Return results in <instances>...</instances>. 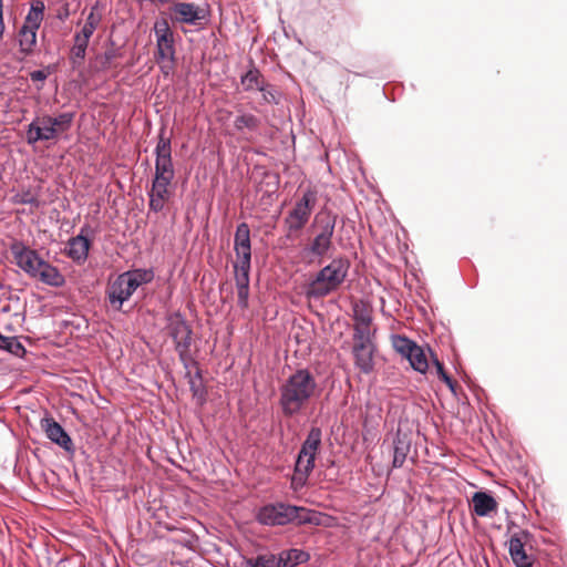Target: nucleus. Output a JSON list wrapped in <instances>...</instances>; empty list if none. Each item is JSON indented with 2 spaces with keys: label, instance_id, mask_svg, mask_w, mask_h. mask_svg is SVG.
<instances>
[{
  "label": "nucleus",
  "instance_id": "72a5a7b5",
  "mask_svg": "<svg viewBox=\"0 0 567 567\" xmlns=\"http://www.w3.org/2000/svg\"><path fill=\"white\" fill-rule=\"evenodd\" d=\"M154 175L175 178V169L172 157H155Z\"/></svg>",
  "mask_w": 567,
  "mask_h": 567
},
{
  "label": "nucleus",
  "instance_id": "49530a36",
  "mask_svg": "<svg viewBox=\"0 0 567 567\" xmlns=\"http://www.w3.org/2000/svg\"><path fill=\"white\" fill-rule=\"evenodd\" d=\"M74 112H63L60 113L58 116H53L55 121L61 124L65 130H70L74 120Z\"/></svg>",
  "mask_w": 567,
  "mask_h": 567
},
{
  "label": "nucleus",
  "instance_id": "c9c22d12",
  "mask_svg": "<svg viewBox=\"0 0 567 567\" xmlns=\"http://www.w3.org/2000/svg\"><path fill=\"white\" fill-rule=\"evenodd\" d=\"M234 278L236 287H249L251 265L234 264Z\"/></svg>",
  "mask_w": 567,
  "mask_h": 567
},
{
  "label": "nucleus",
  "instance_id": "f8f14e48",
  "mask_svg": "<svg viewBox=\"0 0 567 567\" xmlns=\"http://www.w3.org/2000/svg\"><path fill=\"white\" fill-rule=\"evenodd\" d=\"M321 429L318 426H312L309 430L306 440L301 444L296 463H302L305 467L309 466L315 468L316 455L321 446Z\"/></svg>",
  "mask_w": 567,
  "mask_h": 567
},
{
  "label": "nucleus",
  "instance_id": "de8ad7c7",
  "mask_svg": "<svg viewBox=\"0 0 567 567\" xmlns=\"http://www.w3.org/2000/svg\"><path fill=\"white\" fill-rule=\"evenodd\" d=\"M44 116H45V123L48 124V126L54 128V138L58 136L59 133L68 131L61 124H59L55 121V118H53V116H51V115H44Z\"/></svg>",
  "mask_w": 567,
  "mask_h": 567
},
{
  "label": "nucleus",
  "instance_id": "1a4fd4ad",
  "mask_svg": "<svg viewBox=\"0 0 567 567\" xmlns=\"http://www.w3.org/2000/svg\"><path fill=\"white\" fill-rule=\"evenodd\" d=\"M372 338L373 337H352L354 365L364 374L371 373L374 369L373 353L375 347Z\"/></svg>",
  "mask_w": 567,
  "mask_h": 567
},
{
  "label": "nucleus",
  "instance_id": "2eb2a0df",
  "mask_svg": "<svg viewBox=\"0 0 567 567\" xmlns=\"http://www.w3.org/2000/svg\"><path fill=\"white\" fill-rule=\"evenodd\" d=\"M169 11L172 19L178 23L197 25L205 19V10L192 2H175Z\"/></svg>",
  "mask_w": 567,
  "mask_h": 567
},
{
  "label": "nucleus",
  "instance_id": "4be33fe9",
  "mask_svg": "<svg viewBox=\"0 0 567 567\" xmlns=\"http://www.w3.org/2000/svg\"><path fill=\"white\" fill-rule=\"evenodd\" d=\"M90 43V39L75 33L73 37V45L70 50L69 61L73 70H78L83 65L86 56V50Z\"/></svg>",
  "mask_w": 567,
  "mask_h": 567
},
{
  "label": "nucleus",
  "instance_id": "39448f33",
  "mask_svg": "<svg viewBox=\"0 0 567 567\" xmlns=\"http://www.w3.org/2000/svg\"><path fill=\"white\" fill-rule=\"evenodd\" d=\"M153 30L156 38L155 60L157 63H169L168 65H161V70L168 74L175 62L176 54L174 32L165 18L156 19Z\"/></svg>",
  "mask_w": 567,
  "mask_h": 567
},
{
  "label": "nucleus",
  "instance_id": "3c124183",
  "mask_svg": "<svg viewBox=\"0 0 567 567\" xmlns=\"http://www.w3.org/2000/svg\"><path fill=\"white\" fill-rule=\"evenodd\" d=\"M4 29H6V27H4V22H3V14H0V41L3 38Z\"/></svg>",
  "mask_w": 567,
  "mask_h": 567
},
{
  "label": "nucleus",
  "instance_id": "cd10ccee",
  "mask_svg": "<svg viewBox=\"0 0 567 567\" xmlns=\"http://www.w3.org/2000/svg\"><path fill=\"white\" fill-rule=\"evenodd\" d=\"M260 118L247 112H240L234 120V127L239 133H255L259 130Z\"/></svg>",
  "mask_w": 567,
  "mask_h": 567
},
{
  "label": "nucleus",
  "instance_id": "4468645a",
  "mask_svg": "<svg viewBox=\"0 0 567 567\" xmlns=\"http://www.w3.org/2000/svg\"><path fill=\"white\" fill-rule=\"evenodd\" d=\"M234 250L237 265H251L250 228L247 223L237 225L234 237Z\"/></svg>",
  "mask_w": 567,
  "mask_h": 567
},
{
  "label": "nucleus",
  "instance_id": "2f4dec72",
  "mask_svg": "<svg viewBox=\"0 0 567 567\" xmlns=\"http://www.w3.org/2000/svg\"><path fill=\"white\" fill-rule=\"evenodd\" d=\"M155 157H172V140L166 135V127L163 125L158 131Z\"/></svg>",
  "mask_w": 567,
  "mask_h": 567
},
{
  "label": "nucleus",
  "instance_id": "e433bc0d",
  "mask_svg": "<svg viewBox=\"0 0 567 567\" xmlns=\"http://www.w3.org/2000/svg\"><path fill=\"white\" fill-rule=\"evenodd\" d=\"M393 347L399 353L408 359L417 344L406 337L395 336L393 338Z\"/></svg>",
  "mask_w": 567,
  "mask_h": 567
},
{
  "label": "nucleus",
  "instance_id": "6ab92c4d",
  "mask_svg": "<svg viewBox=\"0 0 567 567\" xmlns=\"http://www.w3.org/2000/svg\"><path fill=\"white\" fill-rule=\"evenodd\" d=\"M353 336L352 337H373L371 328L372 317L370 311L360 305L353 306Z\"/></svg>",
  "mask_w": 567,
  "mask_h": 567
},
{
  "label": "nucleus",
  "instance_id": "c85d7f7f",
  "mask_svg": "<svg viewBox=\"0 0 567 567\" xmlns=\"http://www.w3.org/2000/svg\"><path fill=\"white\" fill-rule=\"evenodd\" d=\"M296 511L297 513H291V523H296L298 525H321V513L301 506H296Z\"/></svg>",
  "mask_w": 567,
  "mask_h": 567
},
{
  "label": "nucleus",
  "instance_id": "9d476101",
  "mask_svg": "<svg viewBox=\"0 0 567 567\" xmlns=\"http://www.w3.org/2000/svg\"><path fill=\"white\" fill-rule=\"evenodd\" d=\"M17 265L29 276L37 277L44 259L34 250L25 246L23 243H16L11 247Z\"/></svg>",
  "mask_w": 567,
  "mask_h": 567
},
{
  "label": "nucleus",
  "instance_id": "6e6552de",
  "mask_svg": "<svg viewBox=\"0 0 567 567\" xmlns=\"http://www.w3.org/2000/svg\"><path fill=\"white\" fill-rule=\"evenodd\" d=\"M291 513H297L296 505L276 503L265 505L257 512L256 519L266 526H282L291 523Z\"/></svg>",
  "mask_w": 567,
  "mask_h": 567
},
{
  "label": "nucleus",
  "instance_id": "aec40b11",
  "mask_svg": "<svg viewBox=\"0 0 567 567\" xmlns=\"http://www.w3.org/2000/svg\"><path fill=\"white\" fill-rule=\"evenodd\" d=\"M411 451V439L408 433H403L400 430L396 432L393 439V461L392 467L400 468L403 466L406 457Z\"/></svg>",
  "mask_w": 567,
  "mask_h": 567
},
{
  "label": "nucleus",
  "instance_id": "473e14b6",
  "mask_svg": "<svg viewBox=\"0 0 567 567\" xmlns=\"http://www.w3.org/2000/svg\"><path fill=\"white\" fill-rule=\"evenodd\" d=\"M408 360L411 367L420 373H425L429 369V361L426 354L420 346H417L414 349V351L410 354Z\"/></svg>",
  "mask_w": 567,
  "mask_h": 567
},
{
  "label": "nucleus",
  "instance_id": "a878e982",
  "mask_svg": "<svg viewBox=\"0 0 567 567\" xmlns=\"http://www.w3.org/2000/svg\"><path fill=\"white\" fill-rule=\"evenodd\" d=\"M45 4L42 0H33L30 2V10L27 13L23 27L39 30L44 19Z\"/></svg>",
  "mask_w": 567,
  "mask_h": 567
},
{
  "label": "nucleus",
  "instance_id": "20e7f679",
  "mask_svg": "<svg viewBox=\"0 0 567 567\" xmlns=\"http://www.w3.org/2000/svg\"><path fill=\"white\" fill-rule=\"evenodd\" d=\"M336 223L337 215L330 210H321L318 213L311 225L312 228H316V235L311 241L305 246L302 252L317 258L324 257L332 248Z\"/></svg>",
  "mask_w": 567,
  "mask_h": 567
},
{
  "label": "nucleus",
  "instance_id": "a19ab883",
  "mask_svg": "<svg viewBox=\"0 0 567 567\" xmlns=\"http://www.w3.org/2000/svg\"><path fill=\"white\" fill-rule=\"evenodd\" d=\"M259 92L261 93L264 103L267 104H279L280 93L277 91L275 85L265 82L262 86H260Z\"/></svg>",
  "mask_w": 567,
  "mask_h": 567
},
{
  "label": "nucleus",
  "instance_id": "f257e3e1",
  "mask_svg": "<svg viewBox=\"0 0 567 567\" xmlns=\"http://www.w3.org/2000/svg\"><path fill=\"white\" fill-rule=\"evenodd\" d=\"M318 382L308 369H298L279 386V406L284 416L298 415L317 394Z\"/></svg>",
  "mask_w": 567,
  "mask_h": 567
},
{
  "label": "nucleus",
  "instance_id": "423d86ee",
  "mask_svg": "<svg viewBox=\"0 0 567 567\" xmlns=\"http://www.w3.org/2000/svg\"><path fill=\"white\" fill-rule=\"evenodd\" d=\"M317 200L316 190L308 188L302 193L285 218V226L289 233L300 231L308 224Z\"/></svg>",
  "mask_w": 567,
  "mask_h": 567
},
{
  "label": "nucleus",
  "instance_id": "a18cd8bd",
  "mask_svg": "<svg viewBox=\"0 0 567 567\" xmlns=\"http://www.w3.org/2000/svg\"><path fill=\"white\" fill-rule=\"evenodd\" d=\"M237 305L240 309H247L249 306V287H236Z\"/></svg>",
  "mask_w": 567,
  "mask_h": 567
},
{
  "label": "nucleus",
  "instance_id": "c756f323",
  "mask_svg": "<svg viewBox=\"0 0 567 567\" xmlns=\"http://www.w3.org/2000/svg\"><path fill=\"white\" fill-rule=\"evenodd\" d=\"M244 567H285V563L282 558H279V555L268 553L245 559Z\"/></svg>",
  "mask_w": 567,
  "mask_h": 567
},
{
  "label": "nucleus",
  "instance_id": "b1692460",
  "mask_svg": "<svg viewBox=\"0 0 567 567\" xmlns=\"http://www.w3.org/2000/svg\"><path fill=\"white\" fill-rule=\"evenodd\" d=\"M35 278H39L43 284L52 287H62L65 284V278L60 270L45 260Z\"/></svg>",
  "mask_w": 567,
  "mask_h": 567
},
{
  "label": "nucleus",
  "instance_id": "f3484780",
  "mask_svg": "<svg viewBox=\"0 0 567 567\" xmlns=\"http://www.w3.org/2000/svg\"><path fill=\"white\" fill-rule=\"evenodd\" d=\"M530 536L528 530H520L511 536L508 551L516 567H533L534 559L526 554L524 542Z\"/></svg>",
  "mask_w": 567,
  "mask_h": 567
},
{
  "label": "nucleus",
  "instance_id": "7c9ffc66",
  "mask_svg": "<svg viewBox=\"0 0 567 567\" xmlns=\"http://www.w3.org/2000/svg\"><path fill=\"white\" fill-rule=\"evenodd\" d=\"M279 558L284 559L285 567H295L299 564L307 563L310 558L309 554L298 548L284 550L279 554Z\"/></svg>",
  "mask_w": 567,
  "mask_h": 567
},
{
  "label": "nucleus",
  "instance_id": "4c0bfd02",
  "mask_svg": "<svg viewBox=\"0 0 567 567\" xmlns=\"http://www.w3.org/2000/svg\"><path fill=\"white\" fill-rule=\"evenodd\" d=\"M189 390L194 400L199 406H203L207 401V390L203 381L188 380Z\"/></svg>",
  "mask_w": 567,
  "mask_h": 567
},
{
  "label": "nucleus",
  "instance_id": "f03ea898",
  "mask_svg": "<svg viewBox=\"0 0 567 567\" xmlns=\"http://www.w3.org/2000/svg\"><path fill=\"white\" fill-rule=\"evenodd\" d=\"M350 268V261L344 257L333 258L320 269L316 277L307 285L306 296L320 299L333 291L344 282Z\"/></svg>",
  "mask_w": 567,
  "mask_h": 567
},
{
  "label": "nucleus",
  "instance_id": "a211bd4d",
  "mask_svg": "<svg viewBox=\"0 0 567 567\" xmlns=\"http://www.w3.org/2000/svg\"><path fill=\"white\" fill-rule=\"evenodd\" d=\"M54 138V128L48 126L45 116L33 120L27 128L25 140L30 145H34L41 141H50Z\"/></svg>",
  "mask_w": 567,
  "mask_h": 567
},
{
  "label": "nucleus",
  "instance_id": "f704fd0d",
  "mask_svg": "<svg viewBox=\"0 0 567 567\" xmlns=\"http://www.w3.org/2000/svg\"><path fill=\"white\" fill-rule=\"evenodd\" d=\"M313 471V467H305L302 463L295 464V473L291 478V485L295 489L301 488L306 485L310 473Z\"/></svg>",
  "mask_w": 567,
  "mask_h": 567
},
{
  "label": "nucleus",
  "instance_id": "0eeeda50",
  "mask_svg": "<svg viewBox=\"0 0 567 567\" xmlns=\"http://www.w3.org/2000/svg\"><path fill=\"white\" fill-rule=\"evenodd\" d=\"M165 330L174 342V349L190 348L193 343V329L181 311L166 316Z\"/></svg>",
  "mask_w": 567,
  "mask_h": 567
},
{
  "label": "nucleus",
  "instance_id": "79ce46f5",
  "mask_svg": "<svg viewBox=\"0 0 567 567\" xmlns=\"http://www.w3.org/2000/svg\"><path fill=\"white\" fill-rule=\"evenodd\" d=\"M175 351L178 355V359H179L182 365L184 367V369L186 371L185 377H189L190 367H197V364H198L192 353L190 348H184V349H179V350H175Z\"/></svg>",
  "mask_w": 567,
  "mask_h": 567
},
{
  "label": "nucleus",
  "instance_id": "ea45409f",
  "mask_svg": "<svg viewBox=\"0 0 567 567\" xmlns=\"http://www.w3.org/2000/svg\"><path fill=\"white\" fill-rule=\"evenodd\" d=\"M431 357L433 359V363L435 365L436 373H437L439 378L449 386L450 391L453 394H456V383L446 373L443 363L432 352H431Z\"/></svg>",
  "mask_w": 567,
  "mask_h": 567
},
{
  "label": "nucleus",
  "instance_id": "412c9836",
  "mask_svg": "<svg viewBox=\"0 0 567 567\" xmlns=\"http://www.w3.org/2000/svg\"><path fill=\"white\" fill-rule=\"evenodd\" d=\"M473 512L480 517L491 516L497 509L496 499L486 492H475L472 496Z\"/></svg>",
  "mask_w": 567,
  "mask_h": 567
},
{
  "label": "nucleus",
  "instance_id": "09e8293b",
  "mask_svg": "<svg viewBox=\"0 0 567 567\" xmlns=\"http://www.w3.org/2000/svg\"><path fill=\"white\" fill-rule=\"evenodd\" d=\"M49 73H47L44 70H35L30 73V79L33 82H43L47 80Z\"/></svg>",
  "mask_w": 567,
  "mask_h": 567
},
{
  "label": "nucleus",
  "instance_id": "393cba45",
  "mask_svg": "<svg viewBox=\"0 0 567 567\" xmlns=\"http://www.w3.org/2000/svg\"><path fill=\"white\" fill-rule=\"evenodd\" d=\"M264 75L257 69L252 61H250V68L240 76V83L244 91L250 92L254 90L259 91L260 86L265 83Z\"/></svg>",
  "mask_w": 567,
  "mask_h": 567
},
{
  "label": "nucleus",
  "instance_id": "ddd939ff",
  "mask_svg": "<svg viewBox=\"0 0 567 567\" xmlns=\"http://www.w3.org/2000/svg\"><path fill=\"white\" fill-rule=\"evenodd\" d=\"M40 425L50 441H52L66 452L74 451L73 442L70 435L63 429V426L59 422H56L52 416L45 415L44 417H42Z\"/></svg>",
  "mask_w": 567,
  "mask_h": 567
},
{
  "label": "nucleus",
  "instance_id": "37998d69",
  "mask_svg": "<svg viewBox=\"0 0 567 567\" xmlns=\"http://www.w3.org/2000/svg\"><path fill=\"white\" fill-rule=\"evenodd\" d=\"M12 200L14 204L31 205L34 208H39L41 205L40 199L30 190L16 194Z\"/></svg>",
  "mask_w": 567,
  "mask_h": 567
},
{
  "label": "nucleus",
  "instance_id": "8fccbe9b",
  "mask_svg": "<svg viewBox=\"0 0 567 567\" xmlns=\"http://www.w3.org/2000/svg\"><path fill=\"white\" fill-rule=\"evenodd\" d=\"M187 378L188 380L203 381L202 371L199 369L196 370L194 375H192V373L189 372V377Z\"/></svg>",
  "mask_w": 567,
  "mask_h": 567
},
{
  "label": "nucleus",
  "instance_id": "5701e85b",
  "mask_svg": "<svg viewBox=\"0 0 567 567\" xmlns=\"http://www.w3.org/2000/svg\"><path fill=\"white\" fill-rule=\"evenodd\" d=\"M104 4L96 0L90 8V12L85 19V22L81 30L78 32L89 39L92 38L95 30L99 28V25L102 22L103 16L101 10L103 9Z\"/></svg>",
  "mask_w": 567,
  "mask_h": 567
},
{
  "label": "nucleus",
  "instance_id": "603ef678",
  "mask_svg": "<svg viewBox=\"0 0 567 567\" xmlns=\"http://www.w3.org/2000/svg\"><path fill=\"white\" fill-rule=\"evenodd\" d=\"M7 340L8 337L0 333V350H2L4 343L8 342Z\"/></svg>",
  "mask_w": 567,
  "mask_h": 567
},
{
  "label": "nucleus",
  "instance_id": "58836bf2",
  "mask_svg": "<svg viewBox=\"0 0 567 567\" xmlns=\"http://www.w3.org/2000/svg\"><path fill=\"white\" fill-rule=\"evenodd\" d=\"M121 55H122V53L120 52L118 49H115V48L106 49L103 54L96 56V60L100 63V70L106 71V70L111 69L113 65V61L116 58H120Z\"/></svg>",
  "mask_w": 567,
  "mask_h": 567
},
{
  "label": "nucleus",
  "instance_id": "9b49d317",
  "mask_svg": "<svg viewBox=\"0 0 567 567\" xmlns=\"http://www.w3.org/2000/svg\"><path fill=\"white\" fill-rule=\"evenodd\" d=\"M174 178L153 176L152 187L147 192L148 207L154 213H159L164 209L165 204L172 196L171 185Z\"/></svg>",
  "mask_w": 567,
  "mask_h": 567
},
{
  "label": "nucleus",
  "instance_id": "7ed1b4c3",
  "mask_svg": "<svg viewBox=\"0 0 567 567\" xmlns=\"http://www.w3.org/2000/svg\"><path fill=\"white\" fill-rule=\"evenodd\" d=\"M154 272L152 269H133L120 274L106 288V297L110 305L115 310H121L125 301H127L136 289L153 280Z\"/></svg>",
  "mask_w": 567,
  "mask_h": 567
},
{
  "label": "nucleus",
  "instance_id": "5fc2aeb1",
  "mask_svg": "<svg viewBox=\"0 0 567 567\" xmlns=\"http://www.w3.org/2000/svg\"><path fill=\"white\" fill-rule=\"evenodd\" d=\"M0 14H3V2L0 0Z\"/></svg>",
  "mask_w": 567,
  "mask_h": 567
},
{
  "label": "nucleus",
  "instance_id": "dca6fc26",
  "mask_svg": "<svg viewBox=\"0 0 567 567\" xmlns=\"http://www.w3.org/2000/svg\"><path fill=\"white\" fill-rule=\"evenodd\" d=\"M93 230L89 225L81 227L79 235L68 241L66 255L76 262H84L87 259L91 241L87 238Z\"/></svg>",
  "mask_w": 567,
  "mask_h": 567
},
{
  "label": "nucleus",
  "instance_id": "bb28decb",
  "mask_svg": "<svg viewBox=\"0 0 567 567\" xmlns=\"http://www.w3.org/2000/svg\"><path fill=\"white\" fill-rule=\"evenodd\" d=\"M37 29L21 25L18 33L19 49L24 55H31L37 45Z\"/></svg>",
  "mask_w": 567,
  "mask_h": 567
},
{
  "label": "nucleus",
  "instance_id": "864d4df0",
  "mask_svg": "<svg viewBox=\"0 0 567 567\" xmlns=\"http://www.w3.org/2000/svg\"><path fill=\"white\" fill-rule=\"evenodd\" d=\"M266 176H268V177H272V178L275 179V184H276V185L279 183V177H278L277 175L266 173Z\"/></svg>",
  "mask_w": 567,
  "mask_h": 567
},
{
  "label": "nucleus",
  "instance_id": "c03bdc74",
  "mask_svg": "<svg viewBox=\"0 0 567 567\" xmlns=\"http://www.w3.org/2000/svg\"><path fill=\"white\" fill-rule=\"evenodd\" d=\"M8 342L4 343L2 350L8 351L17 357H23L27 352L23 344L16 337H8Z\"/></svg>",
  "mask_w": 567,
  "mask_h": 567
}]
</instances>
